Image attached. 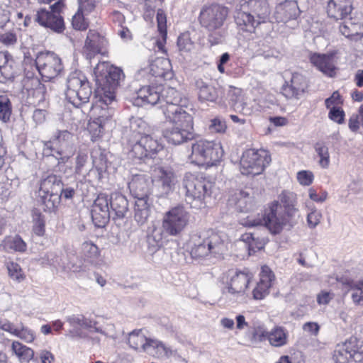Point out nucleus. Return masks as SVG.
Returning <instances> with one entry per match:
<instances>
[{
    "label": "nucleus",
    "mask_w": 363,
    "mask_h": 363,
    "mask_svg": "<svg viewBox=\"0 0 363 363\" xmlns=\"http://www.w3.org/2000/svg\"><path fill=\"white\" fill-rule=\"evenodd\" d=\"M182 94L177 89L161 84L157 86H144L137 91L133 104L143 106L146 104L154 106L160 104L165 118H172L182 113H187L181 105Z\"/></svg>",
    "instance_id": "nucleus-1"
},
{
    "label": "nucleus",
    "mask_w": 363,
    "mask_h": 363,
    "mask_svg": "<svg viewBox=\"0 0 363 363\" xmlns=\"http://www.w3.org/2000/svg\"><path fill=\"white\" fill-rule=\"evenodd\" d=\"M281 201L283 205L278 201L272 203L262 219L248 220L245 225L252 227L264 225L274 235L280 233L284 227L291 228L297 223L298 210L284 198Z\"/></svg>",
    "instance_id": "nucleus-2"
},
{
    "label": "nucleus",
    "mask_w": 363,
    "mask_h": 363,
    "mask_svg": "<svg viewBox=\"0 0 363 363\" xmlns=\"http://www.w3.org/2000/svg\"><path fill=\"white\" fill-rule=\"evenodd\" d=\"M191 257L198 261L215 262L223 258L227 244L222 235L211 229L191 236Z\"/></svg>",
    "instance_id": "nucleus-3"
},
{
    "label": "nucleus",
    "mask_w": 363,
    "mask_h": 363,
    "mask_svg": "<svg viewBox=\"0 0 363 363\" xmlns=\"http://www.w3.org/2000/svg\"><path fill=\"white\" fill-rule=\"evenodd\" d=\"M129 128L128 141L131 147L130 154L133 157L139 160L152 157L162 150L163 145L149 135V127L142 118L132 117L130 119Z\"/></svg>",
    "instance_id": "nucleus-4"
},
{
    "label": "nucleus",
    "mask_w": 363,
    "mask_h": 363,
    "mask_svg": "<svg viewBox=\"0 0 363 363\" xmlns=\"http://www.w3.org/2000/svg\"><path fill=\"white\" fill-rule=\"evenodd\" d=\"M269 0H241L240 9L235 16L238 27L246 32L252 33L261 23L269 17L271 8Z\"/></svg>",
    "instance_id": "nucleus-5"
},
{
    "label": "nucleus",
    "mask_w": 363,
    "mask_h": 363,
    "mask_svg": "<svg viewBox=\"0 0 363 363\" xmlns=\"http://www.w3.org/2000/svg\"><path fill=\"white\" fill-rule=\"evenodd\" d=\"M98 94L106 104L116 101V90L125 78L123 70L107 62L99 63L94 69Z\"/></svg>",
    "instance_id": "nucleus-6"
},
{
    "label": "nucleus",
    "mask_w": 363,
    "mask_h": 363,
    "mask_svg": "<svg viewBox=\"0 0 363 363\" xmlns=\"http://www.w3.org/2000/svg\"><path fill=\"white\" fill-rule=\"evenodd\" d=\"M229 13L227 7L214 4L206 6L200 11L199 20L201 26L211 34L208 41L211 45L221 43L225 38V33L221 30Z\"/></svg>",
    "instance_id": "nucleus-7"
},
{
    "label": "nucleus",
    "mask_w": 363,
    "mask_h": 363,
    "mask_svg": "<svg viewBox=\"0 0 363 363\" xmlns=\"http://www.w3.org/2000/svg\"><path fill=\"white\" fill-rule=\"evenodd\" d=\"M183 186L186 189V203L193 208L201 209L206 206V198L211 196L213 184L206 178L186 173L183 179Z\"/></svg>",
    "instance_id": "nucleus-8"
},
{
    "label": "nucleus",
    "mask_w": 363,
    "mask_h": 363,
    "mask_svg": "<svg viewBox=\"0 0 363 363\" xmlns=\"http://www.w3.org/2000/svg\"><path fill=\"white\" fill-rule=\"evenodd\" d=\"M166 118L169 121V125L163 129L162 135L168 143L178 145L193 138V118L191 114L182 113Z\"/></svg>",
    "instance_id": "nucleus-9"
},
{
    "label": "nucleus",
    "mask_w": 363,
    "mask_h": 363,
    "mask_svg": "<svg viewBox=\"0 0 363 363\" xmlns=\"http://www.w3.org/2000/svg\"><path fill=\"white\" fill-rule=\"evenodd\" d=\"M92 91L86 77L80 71H75L67 79L65 96L74 107H79L89 102Z\"/></svg>",
    "instance_id": "nucleus-10"
},
{
    "label": "nucleus",
    "mask_w": 363,
    "mask_h": 363,
    "mask_svg": "<svg viewBox=\"0 0 363 363\" xmlns=\"http://www.w3.org/2000/svg\"><path fill=\"white\" fill-rule=\"evenodd\" d=\"M223 155V150L220 143L199 140L192 145L190 159L191 162L198 165H214L221 160Z\"/></svg>",
    "instance_id": "nucleus-11"
},
{
    "label": "nucleus",
    "mask_w": 363,
    "mask_h": 363,
    "mask_svg": "<svg viewBox=\"0 0 363 363\" xmlns=\"http://www.w3.org/2000/svg\"><path fill=\"white\" fill-rule=\"evenodd\" d=\"M271 156L264 150L249 149L245 150L240 162V172L247 176L260 174L270 163Z\"/></svg>",
    "instance_id": "nucleus-12"
},
{
    "label": "nucleus",
    "mask_w": 363,
    "mask_h": 363,
    "mask_svg": "<svg viewBox=\"0 0 363 363\" xmlns=\"http://www.w3.org/2000/svg\"><path fill=\"white\" fill-rule=\"evenodd\" d=\"M73 150V135L67 130L58 131L52 140L44 143V154L48 155L54 151L59 155H64L58 159V163L67 162Z\"/></svg>",
    "instance_id": "nucleus-13"
},
{
    "label": "nucleus",
    "mask_w": 363,
    "mask_h": 363,
    "mask_svg": "<svg viewBox=\"0 0 363 363\" xmlns=\"http://www.w3.org/2000/svg\"><path fill=\"white\" fill-rule=\"evenodd\" d=\"M189 214L183 206L172 208L166 212L162 219V231L170 236L181 233L189 223Z\"/></svg>",
    "instance_id": "nucleus-14"
},
{
    "label": "nucleus",
    "mask_w": 363,
    "mask_h": 363,
    "mask_svg": "<svg viewBox=\"0 0 363 363\" xmlns=\"http://www.w3.org/2000/svg\"><path fill=\"white\" fill-rule=\"evenodd\" d=\"M35 63L39 74L45 81L55 79L63 70L61 59L54 52H45L38 53Z\"/></svg>",
    "instance_id": "nucleus-15"
},
{
    "label": "nucleus",
    "mask_w": 363,
    "mask_h": 363,
    "mask_svg": "<svg viewBox=\"0 0 363 363\" xmlns=\"http://www.w3.org/2000/svg\"><path fill=\"white\" fill-rule=\"evenodd\" d=\"M63 4L58 1L50 6V11L41 9L36 14L35 21L42 26L61 33L65 28L64 21L60 16Z\"/></svg>",
    "instance_id": "nucleus-16"
},
{
    "label": "nucleus",
    "mask_w": 363,
    "mask_h": 363,
    "mask_svg": "<svg viewBox=\"0 0 363 363\" xmlns=\"http://www.w3.org/2000/svg\"><path fill=\"white\" fill-rule=\"evenodd\" d=\"M91 218L96 226L101 228L108 222L112 217L108 196L100 194L94 200L91 211Z\"/></svg>",
    "instance_id": "nucleus-17"
},
{
    "label": "nucleus",
    "mask_w": 363,
    "mask_h": 363,
    "mask_svg": "<svg viewBox=\"0 0 363 363\" xmlns=\"http://www.w3.org/2000/svg\"><path fill=\"white\" fill-rule=\"evenodd\" d=\"M107 44L108 42L104 35L96 30H89L83 47V55L89 60L98 54L104 55V49Z\"/></svg>",
    "instance_id": "nucleus-18"
},
{
    "label": "nucleus",
    "mask_w": 363,
    "mask_h": 363,
    "mask_svg": "<svg viewBox=\"0 0 363 363\" xmlns=\"http://www.w3.org/2000/svg\"><path fill=\"white\" fill-rule=\"evenodd\" d=\"M228 275L230 281L227 282L224 292L232 295L243 294L252 278L251 274L231 269L228 272Z\"/></svg>",
    "instance_id": "nucleus-19"
},
{
    "label": "nucleus",
    "mask_w": 363,
    "mask_h": 363,
    "mask_svg": "<svg viewBox=\"0 0 363 363\" xmlns=\"http://www.w3.org/2000/svg\"><path fill=\"white\" fill-rule=\"evenodd\" d=\"M172 65L170 61L164 57H157L150 65L139 71V74L144 76L148 73L150 76L164 79H170Z\"/></svg>",
    "instance_id": "nucleus-20"
},
{
    "label": "nucleus",
    "mask_w": 363,
    "mask_h": 363,
    "mask_svg": "<svg viewBox=\"0 0 363 363\" xmlns=\"http://www.w3.org/2000/svg\"><path fill=\"white\" fill-rule=\"evenodd\" d=\"M307 89L305 77L299 73H294L289 82H286L282 88L283 95L289 99H299Z\"/></svg>",
    "instance_id": "nucleus-21"
},
{
    "label": "nucleus",
    "mask_w": 363,
    "mask_h": 363,
    "mask_svg": "<svg viewBox=\"0 0 363 363\" xmlns=\"http://www.w3.org/2000/svg\"><path fill=\"white\" fill-rule=\"evenodd\" d=\"M259 281L252 291V297L255 300H262L269 294V289L275 281V275L267 266L262 267Z\"/></svg>",
    "instance_id": "nucleus-22"
},
{
    "label": "nucleus",
    "mask_w": 363,
    "mask_h": 363,
    "mask_svg": "<svg viewBox=\"0 0 363 363\" xmlns=\"http://www.w3.org/2000/svg\"><path fill=\"white\" fill-rule=\"evenodd\" d=\"M151 182L149 177L143 174L133 176L128 183V188L135 199H149Z\"/></svg>",
    "instance_id": "nucleus-23"
},
{
    "label": "nucleus",
    "mask_w": 363,
    "mask_h": 363,
    "mask_svg": "<svg viewBox=\"0 0 363 363\" xmlns=\"http://www.w3.org/2000/svg\"><path fill=\"white\" fill-rule=\"evenodd\" d=\"M299 14L300 9L297 1L286 0L276 6L274 16L278 23H286L296 19Z\"/></svg>",
    "instance_id": "nucleus-24"
},
{
    "label": "nucleus",
    "mask_w": 363,
    "mask_h": 363,
    "mask_svg": "<svg viewBox=\"0 0 363 363\" xmlns=\"http://www.w3.org/2000/svg\"><path fill=\"white\" fill-rule=\"evenodd\" d=\"M157 185L162 195L172 192L177 182V177L171 169L160 167L156 171Z\"/></svg>",
    "instance_id": "nucleus-25"
},
{
    "label": "nucleus",
    "mask_w": 363,
    "mask_h": 363,
    "mask_svg": "<svg viewBox=\"0 0 363 363\" xmlns=\"http://www.w3.org/2000/svg\"><path fill=\"white\" fill-rule=\"evenodd\" d=\"M352 11L351 0H330L327 6L329 18L336 21L346 18Z\"/></svg>",
    "instance_id": "nucleus-26"
},
{
    "label": "nucleus",
    "mask_w": 363,
    "mask_h": 363,
    "mask_svg": "<svg viewBox=\"0 0 363 363\" xmlns=\"http://www.w3.org/2000/svg\"><path fill=\"white\" fill-rule=\"evenodd\" d=\"M109 199L111 216L113 220L125 218L128 212V201L125 196L120 193H113Z\"/></svg>",
    "instance_id": "nucleus-27"
},
{
    "label": "nucleus",
    "mask_w": 363,
    "mask_h": 363,
    "mask_svg": "<svg viewBox=\"0 0 363 363\" xmlns=\"http://www.w3.org/2000/svg\"><path fill=\"white\" fill-rule=\"evenodd\" d=\"M195 86L198 90L199 99L201 102H216L218 99V91L212 85L204 82L202 79H198L195 82Z\"/></svg>",
    "instance_id": "nucleus-28"
},
{
    "label": "nucleus",
    "mask_w": 363,
    "mask_h": 363,
    "mask_svg": "<svg viewBox=\"0 0 363 363\" xmlns=\"http://www.w3.org/2000/svg\"><path fill=\"white\" fill-rule=\"evenodd\" d=\"M108 115H99L96 118L89 123L87 129L91 135V140L94 141L102 135L104 130V125L113 115V110L108 108Z\"/></svg>",
    "instance_id": "nucleus-29"
},
{
    "label": "nucleus",
    "mask_w": 363,
    "mask_h": 363,
    "mask_svg": "<svg viewBox=\"0 0 363 363\" xmlns=\"http://www.w3.org/2000/svg\"><path fill=\"white\" fill-rule=\"evenodd\" d=\"M340 31L346 38L358 41L363 38V23H354L350 19L340 26Z\"/></svg>",
    "instance_id": "nucleus-30"
},
{
    "label": "nucleus",
    "mask_w": 363,
    "mask_h": 363,
    "mask_svg": "<svg viewBox=\"0 0 363 363\" xmlns=\"http://www.w3.org/2000/svg\"><path fill=\"white\" fill-rule=\"evenodd\" d=\"M92 157L93 168L89 171L87 176L88 177H91L94 174V179L101 181L104 177V174H106L108 168L107 158L106 155L101 152L98 155H94Z\"/></svg>",
    "instance_id": "nucleus-31"
},
{
    "label": "nucleus",
    "mask_w": 363,
    "mask_h": 363,
    "mask_svg": "<svg viewBox=\"0 0 363 363\" xmlns=\"http://www.w3.org/2000/svg\"><path fill=\"white\" fill-rule=\"evenodd\" d=\"M342 283L346 292L351 291V298L356 305L363 306V281H354L348 279H342Z\"/></svg>",
    "instance_id": "nucleus-32"
},
{
    "label": "nucleus",
    "mask_w": 363,
    "mask_h": 363,
    "mask_svg": "<svg viewBox=\"0 0 363 363\" xmlns=\"http://www.w3.org/2000/svg\"><path fill=\"white\" fill-rule=\"evenodd\" d=\"M229 202L231 205H235L238 211L245 212L252 207V196L246 191L238 190L230 195Z\"/></svg>",
    "instance_id": "nucleus-33"
},
{
    "label": "nucleus",
    "mask_w": 363,
    "mask_h": 363,
    "mask_svg": "<svg viewBox=\"0 0 363 363\" xmlns=\"http://www.w3.org/2000/svg\"><path fill=\"white\" fill-rule=\"evenodd\" d=\"M353 350L352 340L337 344L333 352V358L335 363H350L351 352Z\"/></svg>",
    "instance_id": "nucleus-34"
},
{
    "label": "nucleus",
    "mask_w": 363,
    "mask_h": 363,
    "mask_svg": "<svg viewBox=\"0 0 363 363\" xmlns=\"http://www.w3.org/2000/svg\"><path fill=\"white\" fill-rule=\"evenodd\" d=\"M151 338H147L142 330H133L129 333L128 344L135 350L146 352Z\"/></svg>",
    "instance_id": "nucleus-35"
},
{
    "label": "nucleus",
    "mask_w": 363,
    "mask_h": 363,
    "mask_svg": "<svg viewBox=\"0 0 363 363\" xmlns=\"http://www.w3.org/2000/svg\"><path fill=\"white\" fill-rule=\"evenodd\" d=\"M63 186L61 179L55 175L49 174L43 178L40 184L39 192L44 194L59 193L60 194L61 187Z\"/></svg>",
    "instance_id": "nucleus-36"
},
{
    "label": "nucleus",
    "mask_w": 363,
    "mask_h": 363,
    "mask_svg": "<svg viewBox=\"0 0 363 363\" xmlns=\"http://www.w3.org/2000/svg\"><path fill=\"white\" fill-rule=\"evenodd\" d=\"M150 214L149 199H136L134 207V219L139 225H143Z\"/></svg>",
    "instance_id": "nucleus-37"
},
{
    "label": "nucleus",
    "mask_w": 363,
    "mask_h": 363,
    "mask_svg": "<svg viewBox=\"0 0 363 363\" xmlns=\"http://www.w3.org/2000/svg\"><path fill=\"white\" fill-rule=\"evenodd\" d=\"M146 353L157 358L169 357L172 354V350L161 341L151 339Z\"/></svg>",
    "instance_id": "nucleus-38"
},
{
    "label": "nucleus",
    "mask_w": 363,
    "mask_h": 363,
    "mask_svg": "<svg viewBox=\"0 0 363 363\" xmlns=\"http://www.w3.org/2000/svg\"><path fill=\"white\" fill-rule=\"evenodd\" d=\"M268 340L273 347H282L287 344L288 333L283 327L276 326L269 332Z\"/></svg>",
    "instance_id": "nucleus-39"
},
{
    "label": "nucleus",
    "mask_w": 363,
    "mask_h": 363,
    "mask_svg": "<svg viewBox=\"0 0 363 363\" xmlns=\"http://www.w3.org/2000/svg\"><path fill=\"white\" fill-rule=\"evenodd\" d=\"M82 250L84 258L87 262L91 264H98L100 252L95 244L89 241H86L82 245Z\"/></svg>",
    "instance_id": "nucleus-40"
},
{
    "label": "nucleus",
    "mask_w": 363,
    "mask_h": 363,
    "mask_svg": "<svg viewBox=\"0 0 363 363\" xmlns=\"http://www.w3.org/2000/svg\"><path fill=\"white\" fill-rule=\"evenodd\" d=\"M7 52H0V82L5 83L7 80L14 77L11 65L9 64Z\"/></svg>",
    "instance_id": "nucleus-41"
},
{
    "label": "nucleus",
    "mask_w": 363,
    "mask_h": 363,
    "mask_svg": "<svg viewBox=\"0 0 363 363\" xmlns=\"http://www.w3.org/2000/svg\"><path fill=\"white\" fill-rule=\"evenodd\" d=\"M39 197L40 202L45 211H53L60 202V194L59 193L44 194L39 192Z\"/></svg>",
    "instance_id": "nucleus-42"
},
{
    "label": "nucleus",
    "mask_w": 363,
    "mask_h": 363,
    "mask_svg": "<svg viewBox=\"0 0 363 363\" xmlns=\"http://www.w3.org/2000/svg\"><path fill=\"white\" fill-rule=\"evenodd\" d=\"M11 349L21 362H28L33 359L34 351L18 341L13 342Z\"/></svg>",
    "instance_id": "nucleus-43"
},
{
    "label": "nucleus",
    "mask_w": 363,
    "mask_h": 363,
    "mask_svg": "<svg viewBox=\"0 0 363 363\" xmlns=\"http://www.w3.org/2000/svg\"><path fill=\"white\" fill-rule=\"evenodd\" d=\"M67 320L72 326L78 325L85 329L94 328L96 333H102L101 330L95 326L96 322L85 318L84 315H72L68 317Z\"/></svg>",
    "instance_id": "nucleus-44"
},
{
    "label": "nucleus",
    "mask_w": 363,
    "mask_h": 363,
    "mask_svg": "<svg viewBox=\"0 0 363 363\" xmlns=\"http://www.w3.org/2000/svg\"><path fill=\"white\" fill-rule=\"evenodd\" d=\"M314 148L320 158L319 165L323 169H327L330 165V154L328 146L323 142H318L315 144Z\"/></svg>",
    "instance_id": "nucleus-45"
},
{
    "label": "nucleus",
    "mask_w": 363,
    "mask_h": 363,
    "mask_svg": "<svg viewBox=\"0 0 363 363\" xmlns=\"http://www.w3.org/2000/svg\"><path fill=\"white\" fill-rule=\"evenodd\" d=\"M12 113V105L7 95H0V121L3 123L10 121Z\"/></svg>",
    "instance_id": "nucleus-46"
},
{
    "label": "nucleus",
    "mask_w": 363,
    "mask_h": 363,
    "mask_svg": "<svg viewBox=\"0 0 363 363\" xmlns=\"http://www.w3.org/2000/svg\"><path fill=\"white\" fill-rule=\"evenodd\" d=\"M89 13H85L84 11H81L78 9L77 12L72 18V24L74 29L84 30H86L89 26V21L86 16Z\"/></svg>",
    "instance_id": "nucleus-47"
},
{
    "label": "nucleus",
    "mask_w": 363,
    "mask_h": 363,
    "mask_svg": "<svg viewBox=\"0 0 363 363\" xmlns=\"http://www.w3.org/2000/svg\"><path fill=\"white\" fill-rule=\"evenodd\" d=\"M6 247L18 252H25L27 246L26 242L19 235L9 238L4 240Z\"/></svg>",
    "instance_id": "nucleus-48"
},
{
    "label": "nucleus",
    "mask_w": 363,
    "mask_h": 363,
    "mask_svg": "<svg viewBox=\"0 0 363 363\" xmlns=\"http://www.w3.org/2000/svg\"><path fill=\"white\" fill-rule=\"evenodd\" d=\"M177 46L179 50L183 52H188L193 50L194 43L192 42L189 33H182L179 36L177 39Z\"/></svg>",
    "instance_id": "nucleus-49"
},
{
    "label": "nucleus",
    "mask_w": 363,
    "mask_h": 363,
    "mask_svg": "<svg viewBox=\"0 0 363 363\" xmlns=\"http://www.w3.org/2000/svg\"><path fill=\"white\" fill-rule=\"evenodd\" d=\"M88 160V155L86 153L79 152H78L76 158H75V167L74 172L76 174L79 176H82L85 179H86L87 175L84 173V167L86 164Z\"/></svg>",
    "instance_id": "nucleus-50"
},
{
    "label": "nucleus",
    "mask_w": 363,
    "mask_h": 363,
    "mask_svg": "<svg viewBox=\"0 0 363 363\" xmlns=\"http://www.w3.org/2000/svg\"><path fill=\"white\" fill-rule=\"evenodd\" d=\"M9 274L11 279L18 282L22 281L25 279V275L20 265L15 262H11L7 267Z\"/></svg>",
    "instance_id": "nucleus-51"
},
{
    "label": "nucleus",
    "mask_w": 363,
    "mask_h": 363,
    "mask_svg": "<svg viewBox=\"0 0 363 363\" xmlns=\"http://www.w3.org/2000/svg\"><path fill=\"white\" fill-rule=\"evenodd\" d=\"M319 70L329 77L335 75L336 67L333 62V56L328 55L325 60L323 61V65L320 67Z\"/></svg>",
    "instance_id": "nucleus-52"
},
{
    "label": "nucleus",
    "mask_w": 363,
    "mask_h": 363,
    "mask_svg": "<svg viewBox=\"0 0 363 363\" xmlns=\"http://www.w3.org/2000/svg\"><path fill=\"white\" fill-rule=\"evenodd\" d=\"M310 210L311 211L307 214V225L313 229L320 223L322 213L314 207L311 208Z\"/></svg>",
    "instance_id": "nucleus-53"
},
{
    "label": "nucleus",
    "mask_w": 363,
    "mask_h": 363,
    "mask_svg": "<svg viewBox=\"0 0 363 363\" xmlns=\"http://www.w3.org/2000/svg\"><path fill=\"white\" fill-rule=\"evenodd\" d=\"M42 259V262L43 264H47L50 266L54 267L55 268H59L62 266L61 263L62 257L57 253L54 252H48Z\"/></svg>",
    "instance_id": "nucleus-54"
},
{
    "label": "nucleus",
    "mask_w": 363,
    "mask_h": 363,
    "mask_svg": "<svg viewBox=\"0 0 363 363\" xmlns=\"http://www.w3.org/2000/svg\"><path fill=\"white\" fill-rule=\"evenodd\" d=\"M227 125L225 121L219 118L216 117L210 121L208 129L211 133H223L225 132Z\"/></svg>",
    "instance_id": "nucleus-55"
},
{
    "label": "nucleus",
    "mask_w": 363,
    "mask_h": 363,
    "mask_svg": "<svg viewBox=\"0 0 363 363\" xmlns=\"http://www.w3.org/2000/svg\"><path fill=\"white\" fill-rule=\"evenodd\" d=\"M157 21L160 35L167 37V17L162 9H158L157 11Z\"/></svg>",
    "instance_id": "nucleus-56"
},
{
    "label": "nucleus",
    "mask_w": 363,
    "mask_h": 363,
    "mask_svg": "<svg viewBox=\"0 0 363 363\" xmlns=\"http://www.w3.org/2000/svg\"><path fill=\"white\" fill-rule=\"evenodd\" d=\"M33 232L38 236H43L45 233V220L40 213H36L34 217Z\"/></svg>",
    "instance_id": "nucleus-57"
},
{
    "label": "nucleus",
    "mask_w": 363,
    "mask_h": 363,
    "mask_svg": "<svg viewBox=\"0 0 363 363\" xmlns=\"http://www.w3.org/2000/svg\"><path fill=\"white\" fill-rule=\"evenodd\" d=\"M27 93L28 97L33 98V101L30 103L39 104L45 99L46 88L45 86H40V88Z\"/></svg>",
    "instance_id": "nucleus-58"
},
{
    "label": "nucleus",
    "mask_w": 363,
    "mask_h": 363,
    "mask_svg": "<svg viewBox=\"0 0 363 363\" xmlns=\"http://www.w3.org/2000/svg\"><path fill=\"white\" fill-rule=\"evenodd\" d=\"M227 97L230 105L234 108L235 104H238L241 101V90L234 86H229Z\"/></svg>",
    "instance_id": "nucleus-59"
},
{
    "label": "nucleus",
    "mask_w": 363,
    "mask_h": 363,
    "mask_svg": "<svg viewBox=\"0 0 363 363\" xmlns=\"http://www.w3.org/2000/svg\"><path fill=\"white\" fill-rule=\"evenodd\" d=\"M328 117L333 121L338 124H342L345 121V112L340 107L333 106L330 108Z\"/></svg>",
    "instance_id": "nucleus-60"
},
{
    "label": "nucleus",
    "mask_w": 363,
    "mask_h": 363,
    "mask_svg": "<svg viewBox=\"0 0 363 363\" xmlns=\"http://www.w3.org/2000/svg\"><path fill=\"white\" fill-rule=\"evenodd\" d=\"M40 86H45V85L43 84L40 82V79L36 77H27L26 79H24L23 87L26 90L27 92L37 89L40 88Z\"/></svg>",
    "instance_id": "nucleus-61"
},
{
    "label": "nucleus",
    "mask_w": 363,
    "mask_h": 363,
    "mask_svg": "<svg viewBox=\"0 0 363 363\" xmlns=\"http://www.w3.org/2000/svg\"><path fill=\"white\" fill-rule=\"evenodd\" d=\"M234 111L243 114L244 116H250L253 113L254 109L250 104L242 101V100L238 104H235Z\"/></svg>",
    "instance_id": "nucleus-62"
},
{
    "label": "nucleus",
    "mask_w": 363,
    "mask_h": 363,
    "mask_svg": "<svg viewBox=\"0 0 363 363\" xmlns=\"http://www.w3.org/2000/svg\"><path fill=\"white\" fill-rule=\"evenodd\" d=\"M313 174L310 171H300L297 173L298 182L303 186H309L313 181Z\"/></svg>",
    "instance_id": "nucleus-63"
},
{
    "label": "nucleus",
    "mask_w": 363,
    "mask_h": 363,
    "mask_svg": "<svg viewBox=\"0 0 363 363\" xmlns=\"http://www.w3.org/2000/svg\"><path fill=\"white\" fill-rule=\"evenodd\" d=\"M79 9L85 13H91L96 5V0H78Z\"/></svg>",
    "instance_id": "nucleus-64"
}]
</instances>
